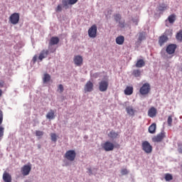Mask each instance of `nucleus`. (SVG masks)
<instances>
[{"label": "nucleus", "mask_w": 182, "mask_h": 182, "mask_svg": "<svg viewBox=\"0 0 182 182\" xmlns=\"http://www.w3.org/2000/svg\"><path fill=\"white\" fill-rule=\"evenodd\" d=\"M102 147L105 151H113L114 149H120V144H117L114 145L111 141H107L102 145Z\"/></svg>", "instance_id": "nucleus-1"}, {"label": "nucleus", "mask_w": 182, "mask_h": 182, "mask_svg": "<svg viewBox=\"0 0 182 182\" xmlns=\"http://www.w3.org/2000/svg\"><path fill=\"white\" fill-rule=\"evenodd\" d=\"M65 159L68 160V161H75L76 159V151L75 150H68L65 152L64 155Z\"/></svg>", "instance_id": "nucleus-2"}, {"label": "nucleus", "mask_w": 182, "mask_h": 182, "mask_svg": "<svg viewBox=\"0 0 182 182\" xmlns=\"http://www.w3.org/2000/svg\"><path fill=\"white\" fill-rule=\"evenodd\" d=\"M150 90H151L150 84H149V82H146L139 89V92L142 96H144L146 95H149V93H150Z\"/></svg>", "instance_id": "nucleus-3"}, {"label": "nucleus", "mask_w": 182, "mask_h": 182, "mask_svg": "<svg viewBox=\"0 0 182 182\" xmlns=\"http://www.w3.org/2000/svg\"><path fill=\"white\" fill-rule=\"evenodd\" d=\"M88 36L92 39H95L97 36V26L96 24L92 25L88 29Z\"/></svg>", "instance_id": "nucleus-4"}, {"label": "nucleus", "mask_w": 182, "mask_h": 182, "mask_svg": "<svg viewBox=\"0 0 182 182\" xmlns=\"http://www.w3.org/2000/svg\"><path fill=\"white\" fill-rule=\"evenodd\" d=\"M142 150L144 151L147 154H150L153 151V146L147 141H144L141 144Z\"/></svg>", "instance_id": "nucleus-5"}, {"label": "nucleus", "mask_w": 182, "mask_h": 182, "mask_svg": "<svg viewBox=\"0 0 182 182\" xmlns=\"http://www.w3.org/2000/svg\"><path fill=\"white\" fill-rule=\"evenodd\" d=\"M20 15L19 13H14L9 17V22L12 25H16L19 23Z\"/></svg>", "instance_id": "nucleus-6"}, {"label": "nucleus", "mask_w": 182, "mask_h": 182, "mask_svg": "<svg viewBox=\"0 0 182 182\" xmlns=\"http://www.w3.org/2000/svg\"><path fill=\"white\" fill-rule=\"evenodd\" d=\"M59 38L58 37H52L50 40V42H49V45H48V48L50 50V53H53L55 52H56V49H52L50 48V46H53L55 45H58V43H59Z\"/></svg>", "instance_id": "nucleus-7"}, {"label": "nucleus", "mask_w": 182, "mask_h": 182, "mask_svg": "<svg viewBox=\"0 0 182 182\" xmlns=\"http://www.w3.org/2000/svg\"><path fill=\"white\" fill-rule=\"evenodd\" d=\"M165 137H166V132L164 131H161V133L158 134L156 136L152 138V141L154 143H160V141H163Z\"/></svg>", "instance_id": "nucleus-8"}, {"label": "nucleus", "mask_w": 182, "mask_h": 182, "mask_svg": "<svg viewBox=\"0 0 182 182\" xmlns=\"http://www.w3.org/2000/svg\"><path fill=\"white\" fill-rule=\"evenodd\" d=\"M109 87V81L102 80L99 82V90L100 92H106Z\"/></svg>", "instance_id": "nucleus-9"}, {"label": "nucleus", "mask_w": 182, "mask_h": 182, "mask_svg": "<svg viewBox=\"0 0 182 182\" xmlns=\"http://www.w3.org/2000/svg\"><path fill=\"white\" fill-rule=\"evenodd\" d=\"M31 170H32V167L30 165H24L21 168V174L23 176H29Z\"/></svg>", "instance_id": "nucleus-10"}, {"label": "nucleus", "mask_w": 182, "mask_h": 182, "mask_svg": "<svg viewBox=\"0 0 182 182\" xmlns=\"http://www.w3.org/2000/svg\"><path fill=\"white\" fill-rule=\"evenodd\" d=\"M176 49H177L176 44H170L167 46L166 51L168 55H173L176 52Z\"/></svg>", "instance_id": "nucleus-11"}, {"label": "nucleus", "mask_w": 182, "mask_h": 182, "mask_svg": "<svg viewBox=\"0 0 182 182\" xmlns=\"http://www.w3.org/2000/svg\"><path fill=\"white\" fill-rule=\"evenodd\" d=\"M73 60L76 66H82L83 65V58L80 55H75Z\"/></svg>", "instance_id": "nucleus-12"}, {"label": "nucleus", "mask_w": 182, "mask_h": 182, "mask_svg": "<svg viewBox=\"0 0 182 182\" xmlns=\"http://www.w3.org/2000/svg\"><path fill=\"white\" fill-rule=\"evenodd\" d=\"M48 55H49V50H43L38 56V59L39 60H41V62H42V60H43V59H45L46 58H48Z\"/></svg>", "instance_id": "nucleus-13"}, {"label": "nucleus", "mask_w": 182, "mask_h": 182, "mask_svg": "<svg viewBox=\"0 0 182 182\" xmlns=\"http://www.w3.org/2000/svg\"><path fill=\"white\" fill-rule=\"evenodd\" d=\"M84 90H85V93L87 92H92L93 91V82H92L91 81L87 82V83L85 84V86L84 87Z\"/></svg>", "instance_id": "nucleus-14"}, {"label": "nucleus", "mask_w": 182, "mask_h": 182, "mask_svg": "<svg viewBox=\"0 0 182 182\" xmlns=\"http://www.w3.org/2000/svg\"><path fill=\"white\" fill-rule=\"evenodd\" d=\"M148 116L149 117H156L157 116V109L154 107H151L148 111Z\"/></svg>", "instance_id": "nucleus-15"}, {"label": "nucleus", "mask_w": 182, "mask_h": 182, "mask_svg": "<svg viewBox=\"0 0 182 182\" xmlns=\"http://www.w3.org/2000/svg\"><path fill=\"white\" fill-rule=\"evenodd\" d=\"M3 180L4 182H12V176L9 173L5 171L3 173Z\"/></svg>", "instance_id": "nucleus-16"}, {"label": "nucleus", "mask_w": 182, "mask_h": 182, "mask_svg": "<svg viewBox=\"0 0 182 182\" xmlns=\"http://www.w3.org/2000/svg\"><path fill=\"white\" fill-rule=\"evenodd\" d=\"M133 90H134L133 86H127V87L124 91V93L127 96H130L131 95H133Z\"/></svg>", "instance_id": "nucleus-17"}, {"label": "nucleus", "mask_w": 182, "mask_h": 182, "mask_svg": "<svg viewBox=\"0 0 182 182\" xmlns=\"http://www.w3.org/2000/svg\"><path fill=\"white\" fill-rule=\"evenodd\" d=\"M167 41H168V37H167L166 36H161L159 37V44L160 45V46H163V45H164V43H166Z\"/></svg>", "instance_id": "nucleus-18"}, {"label": "nucleus", "mask_w": 182, "mask_h": 182, "mask_svg": "<svg viewBox=\"0 0 182 182\" xmlns=\"http://www.w3.org/2000/svg\"><path fill=\"white\" fill-rule=\"evenodd\" d=\"M167 9H168V6L164 3L159 4L158 6V11L159 12H164V11H167Z\"/></svg>", "instance_id": "nucleus-19"}, {"label": "nucleus", "mask_w": 182, "mask_h": 182, "mask_svg": "<svg viewBox=\"0 0 182 182\" xmlns=\"http://www.w3.org/2000/svg\"><path fill=\"white\" fill-rule=\"evenodd\" d=\"M46 118L49 119V120H53V119H55V111L53 109H50L47 113Z\"/></svg>", "instance_id": "nucleus-20"}, {"label": "nucleus", "mask_w": 182, "mask_h": 182, "mask_svg": "<svg viewBox=\"0 0 182 182\" xmlns=\"http://www.w3.org/2000/svg\"><path fill=\"white\" fill-rule=\"evenodd\" d=\"M176 18H177V16L173 14L168 16L167 21L169 22V23H174V22H176Z\"/></svg>", "instance_id": "nucleus-21"}, {"label": "nucleus", "mask_w": 182, "mask_h": 182, "mask_svg": "<svg viewBox=\"0 0 182 182\" xmlns=\"http://www.w3.org/2000/svg\"><path fill=\"white\" fill-rule=\"evenodd\" d=\"M116 43L117 45H123L124 43V36H119L116 38Z\"/></svg>", "instance_id": "nucleus-22"}, {"label": "nucleus", "mask_w": 182, "mask_h": 182, "mask_svg": "<svg viewBox=\"0 0 182 182\" xmlns=\"http://www.w3.org/2000/svg\"><path fill=\"white\" fill-rule=\"evenodd\" d=\"M145 65H146V63L143 59L138 60L135 65L136 68H143Z\"/></svg>", "instance_id": "nucleus-23"}, {"label": "nucleus", "mask_w": 182, "mask_h": 182, "mask_svg": "<svg viewBox=\"0 0 182 182\" xmlns=\"http://www.w3.org/2000/svg\"><path fill=\"white\" fill-rule=\"evenodd\" d=\"M156 123H154L150 125L149 127V132L151 133V134H154L156 133Z\"/></svg>", "instance_id": "nucleus-24"}, {"label": "nucleus", "mask_w": 182, "mask_h": 182, "mask_svg": "<svg viewBox=\"0 0 182 182\" xmlns=\"http://www.w3.org/2000/svg\"><path fill=\"white\" fill-rule=\"evenodd\" d=\"M126 111L128 114L130 116H134V109H133V107H127Z\"/></svg>", "instance_id": "nucleus-25"}, {"label": "nucleus", "mask_w": 182, "mask_h": 182, "mask_svg": "<svg viewBox=\"0 0 182 182\" xmlns=\"http://www.w3.org/2000/svg\"><path fill=\"white\" fill-rule=\"evenodd\" d=\"M43 83H48V82H50V75L45 73L43 75Z\"/></svg>", "instance_id": "nucleus-26"}, {"label": "nucleus", "mask_w": 182, "mask_h": 182, "mask_svg": "<svg viewBox=\"0 0 182 182\" xmlns=\"http://www.w3.org/2000/svg\"><path fill=\"white\" fill-rule=\"evenodd\" d=\"M109 137L110 139H117V136H119V134L117 132H115L114 131H111L109 134Z\"/></svg>", "instance_id": "nucleus-27"}, {"label": "nucleus", "mask_w": 182, "mask_h": 182, "mask_svg": "<svg viewBox=\"0 0 182 182\" xmlns=\"http://www.w3.org/2000/svg\"><path fill=\"white\" fill-rule=\"evenodd\" d=\"M132 75H134L135 77H140L141 75V71H140V70H134L132 72Z\"/></svg>", "instance_id": "nucleus-28"}, {"label": "nucleus", "mask_w": 182, "mask_h": 182, "mask_svg": "<svg viewBox=\"0 0 182 182\" xmlns=\"http://www.w3.org/2000/svg\"><path fill=\"white\" fill-rule=\"evenodd\" d=\"M146 39V34L144 33H139L138 41L139 42H141Z\"/></svg>", "instance_id": "nucleus-29"}, {"label": "nucleus", "mask_w": 182, "mask_h": 182, "mask_svg": "<svg viewBox=\"0 0 182 182\" xmlns=\"http://www.w3.org/2000/svg\"><path fill=\"white\" fill-rule=\"evenodd\" d=\"M165 180L166 181H171V180H173V175H171V173H166Z\"/></svg>", "instance_id": "nucleus-30"}, {"label": "nucleus", "mask_w": 182, "mask_h": 182, "mask_svg": "<svg viewBox=\"0 0 182 182\" xmlns=\"http://www.w3.org/2000/svg\"><path fill=\"white\" fill-rule=\"evenodd\" d=\"M43 134H45V132H43V131H40V130L36 131V136L37 137H40V139L42 138Z\"/></svg>", "instance_id": "nucleus-31"}, {"label": "nucleus", "mask_w": 182, "mask_h": 182, "mask_svg": "<svg viewBox=\"0 0 182 182\" xmlns=\"http://www.w3.org/2000/svg\"><path fill=\"white\" fill-rule=\"evenodd\" d=\"M114 19L116 21V22H120V20L122 19V15L119 14L114 15Z\"/></svg>", "instance_id": "nucleus-32"}, {"label": "nucleus", "mask_w": 182, "mask_h": 182, "mask_svg": "<svg viewBox=\"0 0 182 182\" xmlns=\"http://www.w3.org/2000/svg\"><path fill=\"white\" fill-rule=\"evenodd\" d=\"M62 4L65 9H68V8H69V6H68L69 5V0H63Z\"/></svg>", "instance_id": "nucleus-33"}, {"label": "nucleus", "mask_w": 182, "mask_h": 182, "mask_svg": "<svg viewBox=\"0 0 182 182\" xmlns=\"http://www.w3.org/2000/svg\"><path fill=\"white\" fill-rule=\"evenodd\" d=\"M176 39H177V41H179L180 42H182V31H180L176 34Z\"/></svg>", "instance_id": "nucleus-34"}, {"label": "nucleus", "mask_w": 182, "mask_h": 182, "mask_svg": "<svg viewBox=\"0 0 182 182\" xmlns=\"http://www.w3.org/2000/svg\"><path fill=\"white\" fill-rule=\"evenodd\" d=\"M50 137H51L52 141L56 142L58 141V137L56 136V134L51 133L50 134Z\"/></svg>", "instance_id": "nucleus-35"}, {"label": "nucleus", "mask_w": 182, "mask_h": 182, "mask_svg": "<svg viewBox=\"0 0 182 182\" xmlns=\"http://www.w3.org/2000/svg\"><path fill=\"white\" fill-rule=\"evenodd\" d=\"M167 123H168V126H169V127H171L172 123H173V117L169 116L168 117Z\"/></svg>", "instance_id": "nucleus-36"}, {"label": "nucleus", "mask_w": 182, "mask_h": 182, "mask_svg": "<svg viewBox=\"0 0 182 182\" xmlns=\"http://www.w3.org/2000/svg\"><path fill=\"white\" fill-rule=\"evenodd\" d=\"M63 90H65L63 85L60 84L58 87V92H59V93H63Z\"/></svg>", "instance_id": "nucleus-37"}, {"label": "nucleus", "mask_w": 182, "mask_h": 182, "mask_svg": "<svg viewBox=\"0 0 182 182\" xmlns=\"http://www.w3.org/2000/svg\"><path fill=\"white\" fill-rule=\"evenodd\" d=\"M121 174L122 176H126L129 174V171L127 168H123L121 170Z\"/></svg>", "instance_id": "nucleus-38"}, {"label": "nucleus", "mask_w": 182, "mask_h": 182, "mask_svg": "<svg viewBox=\"0 0 182 182\" xmlns=\"http://www.w3.org/2000/svg\"><path fill=\"white\" fill-rule=\"evenodd\" d=\"M4 122V112H2V110H0V124H2V122Z\"/></svg>", "instance_id": "nucleus-39"}, {"label": "nucleus", "mask_w": 182, "mask_h": 182, "mask_svg": "<svg viewBox=\"0 0 182 182\" xmlns=\"http://www.w3.org/2000/svg\"><path fill=\"white\" fill-rule=\"evenodd\" d=\"M79 0H69L68 4L69 5H75Z\"/></svg>", "instance_id": "nucleus-40"}, {"label": "nucleus", "mask_w": 182, "mask_h": 182, "mask_svg": "<svg viewBox=\"0 0 182 182\" xmlns=\"http://www.w3.org/2000/svg\"><path fill=\"white\" fill-rule=\"evenodd\" d=\"M55 12H62V6L59 4L55 9Z\"/></svg>", "instance_id": "nucleus-41"}, {"label": "nucleus", "mask_w": 182, "mask_h": 182, "mask_svg": "<svg viewBox=\"0 0 182 182\" xmlns=\"http://www.w3.org/2000/svg\"><path fill=\"white\" fill-rule=\"evenodd\" d=\"M36 60H38V55H34L33 58V63H36Z\"/></svg>", "instance_id": "nucleus-42"}, {"label": "nucleus", "mask_w": 182, "mask_h": 182, "mask_svg": "<svg viewBox=\"0 0 182 182\" xmlns=\"http://www.w3.org/2000/svg\"><path fill=\"white\" fill-rule=\"evenodd\" d=\"M120 28H124V22L119 21Z\"/></svg>", "instance_id": "nucleus-43"}, {"label": "nucleus", "mask_w": 182, "mask_h": 182, "mask_svg": "<svg viewBox=\"0 0 182 182\" xmlns=\"http://www.w3.org/2000/svg\"><path fill=\"white\" fill-rule=\"evenodd\" d=\"M4 81L0 82V87H4Z\"/></svg>", "instance_id": "nucleus-44"}, {"label": "nucleus", "mask_w": 182, "mask_h": 182, "mask_svg": "<svg viewBox=\"0 0 182 182\" xmlns=\"http://www.w3.org/2000/svg\"><path fill=\"white\" fill-rule=\"evenodd\" d=\"M2 96V90L0 89V97Z\"/></svg>", "instance_id": "nucleus-45"}, {"label": "nucleus", "mask_w": 182, "mask_h": 182, "mask_svg": "<svg viewBox=\"0 0 182 182\" xmlns=\"http://www.w3.org/2000/svg\"><path fill=\"white\" fill-rule=\"evenodd\" d=\"M179 153H182V149H179Z\"/></svg>", "instance_id": "nucleus-46"}, {"label": "nucleus", "mask_w": 182, "mask_h": 182, "mask_svg": "<svg viewBox=\"0 0 182 182\" xmlns=\"http://www.w3.org/2000/svg\"><path fill=\"white\" fill-rule=\"evenodd\" d=\"M38 149H41V144H39V145L38 146Z\"/></svg>", "instance_id": "nucleus-47"}, {"label": "nucleus", "mask_w": 182, "mask_h": 182, "mask_svg": "<svg viewBox=\"0 0 182 182\" xmlns=\"http://www.w3.org/2000/svg\"><path fill=\"white\" fill-rule=\"evenodd\" d=\"M90 171H92V170H91V169H90Z\"/></svg>", "instance_id": "nucleus-48"}]
</instances>
